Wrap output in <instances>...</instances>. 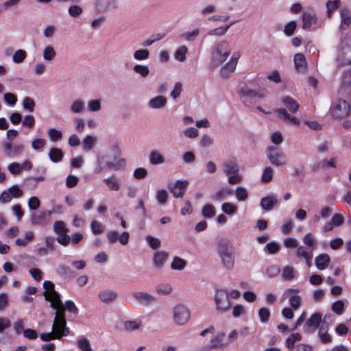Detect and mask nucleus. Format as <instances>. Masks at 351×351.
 <instances>
[{"label": "nucleus", "mask_w": 351, "mask_h": 351, "mask_svg": "<svg viewBox=\"0 0 351 351\" xmlns=\"http://www.w3.org/2000/svg\"><path fill=\"white\" fill-rule=\"evenodd\" d=\"M322 321V313L319 312L314 313L306 320L304 326V330L306 333H313L316 329L321 326L320 324Z\"/></svg>", "instance_id": "11"}, {"label": "nucleus", "mask_w": 351, "mask_h": 351, "mask_svg": "<svg viewBox=\"0 0 351 351\" xmlns=\"http://www.w3.org/2000/svg\"><path fill=\"white\" fill-rule=\"evenodd\" d=\"M47 133L49 139L53 142L61 140L62 138V132L56 130V128H50Z\"/></svg>", "instance_id": "54"}, {"label": "nucleus", "mask_w": 351, "mask_h": 351, "mask_svg": "<svg viewBox=\"0 0 351 351\" xmlns=\"http://www.w3.org/2000/svg\"><path fill=\"white\" fill-rule=\"evenodd\" d=\"M303 243L308 248L313 250L315 248V241L311 233H307L303 238Z\"/></svg>", "instance_id": "51"}, {"label": "nucleus", "mask_w": 351, "mask_h": 351, "mask_svg": "<svg viewBox=\"0 0 351 351\" xmlns=\"http://www.w3.org/2000/svg\"><path fill=\"white\" fill-rule=\"evenodd\" d=\"M294 64L298 72L303 73L306 68V61L302 53H298L294 56Z\"/></svg>", "instance_id": "25"}, {"label": "nucleus", "mask_w": 351, "mask_h": 351, "mask_svg": "<svg viewBox=\"0 0 351 351\" xmlns=\"http://www.w3.org/2000/svg\"><path fill=\"white\" fill-rule=\"evenodd\" d=\"M267 158L275 167L285 166L287 163L286 154L275 146H269L265 150Z\"/></svg>", "instance_id": "3"}, {"label": "nucleus", "mask_w": 351, "mask_h": 351, "mask_svg": "<svg viewBox=\"0 0 351 351\" xmlns=\"http://www.w3.org/2000/svg\"><path fill=\"white\" fill-rule=\"evenodd\" d=\"M217 252L223 266L231 270L234 265V251L232 246L226 241H221L218 244Z\"/></svg>", "instance_id": "1"}, {"label": "nucleus", "mask_w": 351, "mask_h": 351, "mask_svg": "<svg viewBox=\"0 0 351 351\" xmlns=\"http://www.w3.org/2000/svg\"><path fill=\"white\" fill-rule=\"evenodd\" d=\"M316 19L315 15L313 13L308 12H304L302 16L303 29H309L312 24L316 22Z\"/></svg>", "instance_id": "29"}, {"label": "nucleus", "mask_w": 351, "mask_h": 351, "mask_svg": "<svg viewBox=\"0 0 351 351\" xmlns=\"http://www.w3.org/2000/svg\"><path fill=\"white\" fill-rule=\"evenodd\" d=\"M301 339L302 336L300 333H293L287 339L286 346L289 350H291L294 347L295 342L299 341Z\"/></svg>", "instance_id": "47"}, {"label": "nucleus", "mask_w": 351, "mask_h": 351, "mask_svg": "<svg viewBox=\"0 0 351 351\" xmlns=\"http://www.w3.org/2000/svg\"><path fill=\"white\" fill-rule=\"evenodd\" d=\"M168 193L165 189H160L156 192V197L160 204H165L168 198Z\"/></svg>", "instance_id": "60"}, {"label": "nucleus", "mask_w": 351, "mask_h": 351, "mask_svg": "<svg viewBox=\"0 0 351 351\" xmlns=\"http://www.w3.org/2000/svg\"><path fill=\"white\" fill-rule=\"evenodd\" d=\"M125 162L123 158H114V160L113 162L108 161L106 162V167L112 170H119L125 166Z\"/></svg>", "instance_id": "42"}, {"label": "nucleus", "mask_w": 351, "mask_h": 351, "mask_svg": "<svg viewBox=\"0 0 351 351\" xmlns=\"http://www.w3.org/2000/svg\"><path fill=\"white\" fill-rule=\"evenodd\" d=\"M132 297L141 305L149 306L156 301V298L147 292H134Z\"/></svg>", "instance_id": "14"}, {"label": "nucleus", "mask_w": 351, "mask_h": 351, "mask_svg": "<svg viewBox=\"0 0 351 351\" xmlns=\"http://www.w3.org/2000/svg\"><path fill=\"white\" fill-rule=\"evenodd\" d=\"M141 325V321L136 319V320H129L124 322V328L128 331L134 330L138 329Z\"/></svg>", "instance_id": "49"}, {"label": "nucleus", "mask_w": 351, "mask_h": 351, "mask_svg": "<svg viewBox=\"0 0 351 351\" xmlns=\"http://www.w3.org/2000/svg\"><path fill=\"white\" fill-rule=\"evenodd\" d=\"M186 265V261L178 256H175L171 264L173 270H182Z\"/></svg>", "instance_id": "40"}, {"label": "nucleus", "mask_w": 351, "mask_h": 351, "mask_svg": "<svg viewBox=\"0 0 351 351\" xmlns=\"http://www.w3.org/2000/svg\"><path fill=\"white\" fill-rule=\"evenodd\" d=\"M101 100L100 99H93L88 102V110L91 112H97L101 110Z\"/></svg>", "instance_id": "64"}, {"label": "nucleus", "mask_w": 351, "mask_h": 351, "mask_svg": "<svg viewBox=\"0 0 351 351\" xmlns=\"http://www.w3.org/2000/svg\"><path fill=\"white\" fill-rule=\"evenodd\" d=\"M341 26L343 27V25H346L348 27L351 24V16L350 11L344 9L341 12Z\"/></svg>", "instance_id": "59"}, {"label": "nucleus", "mask_w": 351, "mask_h": 351, "mask_svg": "<svg viewBox=\"0 0 351 351\" xmlns=\"http://www.w3.org/2000/svg\"><path fill=\"white\" fill-rule=\"evenodd\" d=\"M62 330L56 328L53 329V325L52 326V331L50 332H43L40 334V339L44 341H49L51 339H60L64 336H67Z\"/></svg>", "instance_id": "15"}, {"label": "nucleus", "mask_w": 351, "mask_h": 351, "mask_svg": "<svg viewBox=\"0 0 351 351\" xmlns=\"http://www.w3.org/2000/svg\"><path fill=\"white\" fill-rule=\"evenodd\" d=\"M77 346L82 351H92L90 341L85 337L80 338L77 340Z\"/></svg>", "instance_id": "56"}, {"label": "nucleus", "mask_w": 351, "mask_h": 351, "mask_svg": "<svg viewBox=\"0 0 351 351\" xmlns=\"http://www.w3.org/2000/svg\"><path fill=\"white\" fill-rule=\"evenodd\" d=\"M187 52L188 47L186 45H182L175 51L174 58L180 62H184L186 60V54Z\"/></svg>", "instance_id": "41"}, {"label": "nucleus", "mask_w": 351, "mask_h": 351, "mask_svg": "<svg viewBox=\"0 0 351 351\" xmlns=\"http://www.w3.org/2000/svg\"><path fill=\"white\" fill-rule=\"evenodd\" d=\"M43 288L45 291L43 293V295L45 297V294L48 295H56V291L54 289V284L51 281L45 280L43 282Z\"/></svg>", "instance_id": "52"}, {"label": "nucleus", "mask_w": 351, "mask_h": 351, "mask_svg": "<svg viewBox=\"0 0 351 351\" xmlns=\"http://www.w3.org/2000/svg\"><path fill=\"white\" fill-rule=\"evenodd\" d=\"M295 254L299 258L305 260L313 255V250L302 245H300L298 247Z\"/></svg>", "instance_id": "38"}, {"label": "nucleus", "mask_w": 351, "mask_h": 351, "mask_svg": "<svg viewBox=\"0 0 351 351\" xmlns=\"http://www.w3.org/2000/svg\"><path fill=\"white\" fill-rule=\"evenodd\" d=\"M274 171L271 167H267L264 169L262 176L261 181L264 183H269L271 181L273 178Z\"/></svg>", "instance_id": "48"}, {"label": "nucleus", "mask_w": 351, "mask_h": 351, "mask_svg": "<svg viewBox=\"0 0 351 351\" xmlns=\"http://www.w3.org/2000/svg\"><path fill=\"white\" fill-rule=\"evenodd\" d=\"M84 101L81 99L75 100L70 106V110L73 113L78 114L84 110Z\"/></svg>", "instance_id": "37"}, {"label": "nucleus", "mask_w": 351, "mask_h": 351, "mask_svg": "<svg viewBox=\"0 0 351 351\" xmlns=\"http://www.w3.org/2000/svg\"><path fill=\"white\" fill-rule=\"evenodd\" d=\"M56 52L53 47L48 45L43 49V57L46 61H52L56 57Z\"/></svg>", "instance_id": "43"}, {"label": "nucleus", "mask_w": 351, "mask_h": 351, "mask_svg": "<svg viewBox=\"0 0 351 351\" xmlns=\"http://www.w3.org/2000/svg\"><path fill=\"white\" fill-rule=\"evenodd\" d=\"M45 300L50 302V306L52 308H57L63 306V302L60 299V294L56 291V295H48L45 294Z\"/></svg>", "instance_id": "30"}, {"label": "nucleus", "mask_w": 351, "mask_h": 351, "mask_svg": "<svg viewBox=\"0 0 351 351\" xmlns=\"http://www.w3.org/2000/svg\"><path fill=\"white\" fill-rule=\"evenodd\" d=\"M91 231L94 234H99L104 231V226L99 221L93 220L90 223Z\"/></svg>", "instance_id": "53"}, {"label": "nucleus", "mask_w": 351, "mask_h": 351, "mask_svg": "<svg viewBox=\"0 0 351 351\" xmlns=\"http://www.w3.org/2000/svg\"><path fill=\"white\" fill-rule=\"evenodd\" d=\"M103 182L110 191H118L121 189V182L116 175H111L110 177L104 179Z\"/></svg>", "instance_id": "19"}, {"label": "nucleus", "mask_w": 351, "mask_h": 351, "mask_svg": "<svg viewBox=\"0 0 351 351\" xmlns=\"http://www.w3.org/2000/svg\"><path fill=\"white\" fill-rule=\"evenodd\" d=\"M215 302L217 311L221 313L227 312L230 308V302L228 298V293L226 290H218L215 296Z\"/></svg>", "instance_id": "6"}, {"label": "nucleus", "mask_w": 351, "mask_h": 351, "mask_svg": "<svg viewBox=\"0 0 351 351\" xmlns=\"http://www.w3.org/2000/svg\"><path fill=\"white\" fill-rule=\"evenodd\" d=\"M53 309L56 310V316L53 324V329L58 328L64 331L66 334H70V329L66 326V321L65 318L66 309L64 305Z\"/></svg>", "instance_id": "8"}, {"label": "nucleus", "mask_w": 351, "mask_h": 351, "mask_svg": "<svg viewBox=\"0 0 351 351\" xmlns=\"http://www.w3.org/2000/svg\"><path fill=\"white\" fill-rule=\"evenodd\" d=\"M350 112V106L348 102L343 99L337 100L330 108L331 115L335 119H343L348 117Z\"/></svg>", "instance_id": "5"}, {"label": "nucleus", "mask_w": 351, "mask_h": 351, "mask_svg": "<svg viewBox=\"0 0 351 351\" xmlns=\"http://www.w3.org/2000/svg\"><path fill=\"white\" fill-rule=\"evenodd\" d=\"M47 217V213H33L31 217V223L33 226L40 225L43 223Z\"/></svg>", "instance_id": "39"}, {"label": "nucleus", "mask_w": 351, "mask_h": 351, "mask_svg": "<svg viewBox=\"0 0 351 351\" xmlns=\"http://www.w3.org/2000/svg\"><path fill=\"white\" fill-rule=\"evenodd\" d=\"M149 162L153 165H160L165 162L164 156L157 150L152 151L149 156Z\"/></svg>", "instance_id": "31"}, {"label": "nucleus", "mask_w": 351, "mask_h": 351, "mask_svg": "<svg viewBox=\"0 0 351 351\" xmlns=\"http://www.w3.org/2000/svg\"><path fill=\"white\" fill-rule=\"evenodd\" d=\"M4 154L9 158L20 156L25 149L23 143L12 144L10 141H5L3 144Z\"/></svg>", "instance_id": "10"}, {"label": "nucleus", "mask_w": 351, "mask_h": 351, "mask_svg": "<svg viewBox=\"0 0 351 351\" xmlns=\"http://www.w3.org/2000/svg\"><path fill=\"white\" fill-rule=\"evenodd\" d=\"M202 214L205 218H211L215 215V208L211 204H206L203 206Z\"/></svg>", "instance_id": "50"}, {"label": "nucleus", "mask_w": 351, "mask_h": 351, "mask_svg": "<svg viewBox=\"0 0 351 351\" xmlns=\"http://www.w3.org/2000/svg\"><path fill=\"white\" fill-rule=\"evenodd\" d=\"M278 199L274 195L263 197L261 201V206L265 210H271L277 204Z\"/></svg>", "instance_id": "22"}, {"label": "nucleus", "mask_w": 351, "mask_h": 351, "mask_svg": "<svg viewBox=\"0 0 351 351\" xmlns=\"http://www.w3.org/2000/svg\"><path fill=\"white\" fill-rule=\"evenodd\" d=\"M318 335L322 342L324 343H328L332 341L331 336L328 333V326H324V321L322 322V324L319 326Z\"/></svg>", "instance_id": "28"}, {"label": "nucleus", "mask_w": 351, "mask_h": 351, "mask_svg": "<svg viewBox=\"0 0 351 351\" xmlns=\"http://www.w3.org/2000/svg\"><path fill=\"white\" fill-rule=\"evenodd\" d=\"M287 292L291 293V295L289 296V303L291 306L294 309L296 310L298 308L301 304V298L300 296L297 293L296 291L294 289H287Z\"/></svg>", "instance_id": "27"}, {"label": "nucleus", "mask_w": 351, "mask_h": 351, "mask_svg": "<svg viewBox=\"0 0 351 351\" xmlns=\"http://www.w3.org/2000/svg\"><path fill=\"white\" fill-rule=\"evenodd\" d=\"M97 142V137L87 135L83 140V149L86 152H89L95 145Z\"/></svg>", "instance_id": "34"}, {"label": "nucleus", "mask_w": 351, "mask_h": 351, "mask_svg": "<svg viewBox=\"0 0 351 351\" xmlns=\"http://www.w3.org/2000/svg\"><path fill=\"white\" fill-rule=\"evenodd\" d=\"M282 101L291 113H295L300 108V104L297 101L290 96L282 97Z\"/></svg>", "instance_id": "26"}, {"label": "nucleus", "mask_w": 351, "mask_h": 351, "mask_svg": "<svg viewBox=\"0 0 351 351\" xmlns=\"http://www.w3.org/2000/svg\"><path fill=\"white\" fill-rule=\"evenodd\" d=\"M53 228L56 234L68 232V229L65 227V224L62 221H55Z\"/></svg>", "instance_id": "61"}, {"label": "nucleus", "mask_w": 351, "mask_h": 351, "mask_svg": "<svg viewBox=\"0 0 351 351\" xmlns=\"http://www.w3.org/2000/svg\"><path fill=\"white\" fill-rule=\"evenodd\" d=\"M240 54L234 53L230 61L227 62L221 69V75L224 77H228L230 73H233L237 64V61Z\"/></svg>", "instance_id": "12"}, {"label": "nucleus", "mask_w": 351, "mask_h": 351, "mask_svg": "<svg viewBox=\"0 0 351 351\" xmlns=\"http://www.w3.org/2000/svg\"><path fill=\"white\" fill-rule=\"evenodd\" d=\"M22 106L25 110L29 112H32L34 110L36 104L33 99L29 97H25L23 99Z\"/></svg>", "instance_id": "46"}, {"label": "nucleus", "mask_w": 351, "mask_h": 351, "mask_svg": "<svg viewBox=\"0 0 351 351\" xmlns=\"http://www.w3.org/2000/svg\"><path fill=\"white\" fill-rule=\"evenodd\" d=\"M133 56L138 61L146 60L149 57V51L145 49H138L134 52Z\"/></svg>", "instance_id": "45"}, {"label": "nucleus", "mask_w": 351, "mask_h": 351, "mask_svg": "<svg viewBox=\"0 0 351 351\" xmlns=\"http://www.w3.org/2000/svg\"><path fill=\"white\" fill-rule=\"evenodd\" d=\"M231 53V47L226 40H221L214 47L212 52L213 62L219 66L222 64L229 57Z\"/></svg>", "instance_id": "2"}, {"label": "nucleus", "mask_w": 351, "mask_h": 351, "mask_svg": "<svg viewBox=\"0 0 351 351\" xmlns=\"http://www.w3.org/2000/svg\"><path fill=\"white\" fill-rule=\"evenodd\" d=\"M282 276L285 280H292L295 276L293 268L290 266L285 267L282 270Z\"/></svg>", "instance_id": "63"}, {"label": "nucleus", "mask_w": 351, "mask_h": 351, "mask_svg": "<svg viewBox=\"0 0 351 351\" xmlns=\"http://www.w3.org/2000/svg\"><path fill=\"white\" fill-rule=\"evenodd\" d=\"M117 291L110 289L102 290L98 294L99 300L105 304L112 303L117 299Z\"/></svg>", "instance_id": "16"}, {"label": "nucleus", "mask_w": 351, "mask_h": 351, "mask_svg": "<svg viewBox=\"0 0 351 351\" xmlns=\"http://www.w3.org/2000/svg\"><path fill=\"white\" fill-rule=\"evenodd\" d=\"M132 70L136 73L140 75L142 77H147L150 73L149 69L147 65L136 64L132 67Z\"/></svg>", "instance_id": "36"}, {"label": "nucleus", "mask_w": 351, "mask_h": 351, "mask_svg": "<svg viewBox=\"0 0 351 351\" xmlns=\"http://www.w3.org/2000/svg\"><path fill=\"white\" fill-rule=\"evenodd\" d=\"M332 311L337 315H341L344 311V302L342 300L335 302L331 306Z\"/></svg>", "instance_id": "62"}, {"label": "nucleus", "mask_w": 351, "mask_h": 351, "mask_svg": "<svg viewBox=\"0 0 351 351\" xmlns=\"http://www.w3.org/2000/svg\"><path fill=\"white\" fill-rule=\"evenodd\" d=\"M34 238V234L32 231H27L25 233V237L23 239L19 238L15 241V243L18 246L25 247L32 241Z\"/></svg>", "instance_id": "35"}, {"label": "nucleus", "mask_w": 351, "mask_h": 351, "mask_svg": "<svg viewBox=\"0 0 351 351\" xmlns=\"http://www.w3.org/2000/svg\"><path fill=\"white\" fill-rule=\"evenodd\" d=\"M225 336L223 332H219L210 341L211 343V348H215L217 347H220L223 345V339Z\"/></svg>", "instance_id": "55"}, {"label": "nucleus", "mask_w": 351, "mask_h": 351, "mask_svg": "<svg viewBox=\"0 0 351 351\" xmlns=\"http://www.w3.org/2000/svg\"><path fill=\"white\" fill-rule=\"evenodd\" d=\"M278 116L286 122H289L294 125H300V120L295 117L291 116L285 108H278L275 110Z\"/></svg>", "instance_id": "18"}, {"label": "nucleus", "mask_w": 351, "mask_h": 351, "mask_svg": "<svg viewBox=\"0 0 351 351\" xmlns=\"http://www.w3.org/2000/svg\"><path fill=\"white\" fill-rule=\"evenodd\" d=\"M199 34V29H195L192 32H187L181 35V36L184 38L186 41L193 42L194 41L197 37Z\"/></svg>", "instance_id": "57"}, {"label": "nucleus", "mask_w": 351, "mask_h": 351, "mask_svg": "<svg viewBox=\"0 0 351 351\" xmlns=\"http://www.w3.org/2000/svg\"><path fill=\"white\" fill-rule=\"evenodd\" d=\"M330 257L328 254L323 253L317 256L315 258L316 267L319 270H324L328 267Z\"/></svg>", "instance_id": "20"}, {"label": "nucleus", "mask_w": 351, "mask_h": 351, "mask_svg": "<svg viewBox=\"0 0 351 351\" xmlns=\"http://www.w3.org/2000/svg\"><path fill=\"white\" fill-rule=\"evenodd\" d=\"M337 60L342 64H351V36L341 40L337 48Z\"/></svg>", "instance_id": "4"}, {"label": "nucleus", "mask_w": 351, "mask_h": 351, "mask_svg": "<svg viewBox=\"0 0 351 351\" xmlns=\"http://www.w3.org/2000/svg\"><path fill=\"white\" fill-rule=\"evenodd\" d=\"M239 94L243 97H246L250 99H253L255 97L262 98L265 97L266 95L265 92L263 90L260 91H256L247 88L241 89L239 91Z\"/></svg>", "instance_id": "24"}, {"label": "nucleus", "mask_w": 351, "mask_h": 351, "mask_svg": "<svg viewBox=\"0 0 351 351\" xmlns=\"http://www.w3.org/2000/svg\"><path fill=\"white\" fill-rule=\"evenodd\" d=\"M189 184L188 180H177L176 182H170L168 184L167 188L174 197L179 198L184 195Z\"/></svg>", "instance_id": "9"}, {"label": "nucleus", "mask_w": 351, "mask_h": 351, "mask_svg": "<svg viewBox=\"0 0 351 351\" xmlns=\"http://www.w3.org/2000/svg\"><path fill=\"white\" fill-rule=\"evenodd\" d=\"M167 102L165 96L158 95L148 101V106L152 109H159L164 108Z\"/></svg>", "instance_id": "21"}, {"label": "nucleus", "mask_w": 351, "mask_h": 351, "mask_svg": "<svg viewBox=\"0 0 351 351\" xmlns=\"http://www.w3.org/2000/svg\"><path fill=\"white\" fill-rule=\"evenodd\" d=\"M156 293L159 295H167L171 293V286L168 283H161L156 287Z\"/></svg>", "instance_id": "44"}, {"label": "nucleus", "mask_w": 351, "mask_h": 351, "mask_svg": "<svg viewBox=\"0 0 351 351\" xmlns=\"http://www.w3.org/2000/svg\"><path fill=\"white\" fill-rule=\"evenodd\" d=\"M173 320L178 325H184L188 322L191 313L189 309L184 305L178 304L173 310Z\"/></svg>", "instance_id": "7"}, {"label": "nucleus", "mask_w": 351, "mask_h": 351, "mask_svg": "<svg viewBox=\"0 0 351 351\" xmlns=\"http://www.w3.org/2000/svg\"><path fill=\"white\" fill-rule=\"evenodd\" d=\"M57 274L64 278H75L77 274L73 271L69 265L60 264L57 267Z\"/></svg>", "instance_id": "17"}, {"label": "nucleus", "mask_w": 351, "mask_h": 351, "mask_svg": "<svg viewBox=\"0 0 351 351\" xmlns=\"http://www.w3.org/2000/svg\"><path fill=\"white\" fill-rule=\"evenodd\" d=\"M223 167V171L227 176L239 173V166L233 160H229L225 162Z\"/></svg>", "instance_id": "32"}, {"label": "nucleus", "mask_w": 351, "mask_h": 351, "mask_svg": "<svg viewBox=\"0 0 351 351\" xmlns=\"http://www.w3.org/2000/svg\"><path fill=\"white\" fill-rule=\"evenodd\" d=\"M27 56V53L23 49H18L15 51L12 56V60L15 63H21L23 62Z\"/></svg>", "instance_id": "58"}, {"label": "nucleus", "mask_w": 351, "mask_h": 351, "mask_svg": "<svg viewBox=\"0 0 351 351\" xmlns=\"http://www.w3.org/2000/svg\"><path fill=\"white\" fill-rule=\"evenodd\" d=\"M50 160L53 162H60L64 156V154L60 149L53 147L49 152Z\"/></svg>", "instance_id": "33"}, {"label": "nucleus", "mask_w": 351, "mask_h": 351, "mask_svg": "<svg viewBox=\"0 0 351 351\" xmlns=\"http://www.w3.org/2000/svg\"><path fill=\"white\" fill-rule=\"evenodd\" d=\"M97 10L105 13L117 8V0H97L95 3Z\"/></svg>", "instance_id": "13"}, {"label": "nucleus", "mask_w": 351, "mask_h": 351, "mask_svg": "<svg viewBox=\"0 0 351 351\" xmlns=\"http://www.w3.org/2000/svg\"><path fill=\"white\" fill-rule=\"evenodd\" d=\"M169 254L164 251H158L154 255V265L158 269H161L166 262Z\"/></svg>", "instance_id": "23"}]
</instances>
